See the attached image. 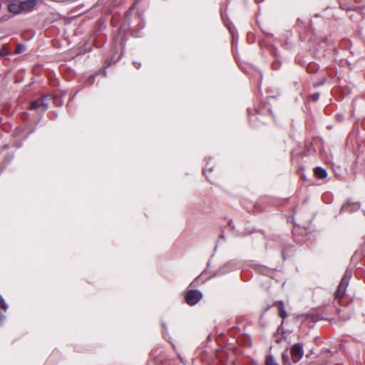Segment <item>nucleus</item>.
Masks as SVG:
<instances>
[{
    "label": "nucleus",
    "mask_w": 365,
    "mask_h": 365,
    "mask_svg": "<svg viewBox=\"0 0 365 365\" xmlns=\"http://www.w3.org/2000/svg\"><path fill=\"white\" fill-rule=\"evenodd\" d=\"M6 1L8 11L14 15H18L32 11L36 6L38 0H6Z\"/></svg>",
    "instance_id": "nucleus-1"
},
{
    "label": "nucleus",
    "mask_w": 365,
    "mask_h": 365,
    "mask_svg": "<svg viewBox=\"0 0 365 365\" xmlns=\"http://www.w3.org/2000/svg\"><path fill=\"white\" fill-rule=\"evenodd\" d=\"M351 277V272L346 270L335 292L336 298L340 299L344 295Z\"/></svg>",
    "instance_id": "nucleus-2"
},
{
    "label": "nucleus",
    "mask_w": 365,
    "mask_h": 365,
    "mask_svg": "<svg viewBox=\"0 0 365 365\" xmlns=\"http://www.w3.org/2000/svg\"><path fill=\"white\" fill-rule=\"evenodd\" d=\"M202 293L198 289H188L185 295V302L190 306L197 304L202 299Z\"/></svg>",
    "instance_id": "nucleus-3"
},
{
    "label": "nucleus",
    "mask_w": 365,
    "mask_h": 365,
    "mask_svg": "<svg viewBox=\"0 0 365 365\" xmlns=\"http://www.w3.org/2000/svg\"><path fill=\"white\" fill-rule=\"evenodd\" d=\"M290 355L294 363L299 361L304 355L303 345L300 343L292 345L290 348Z\"/></svg>",
    "instance_id": "nucleus-4"
},
{
    "label": "nucleus",
    "mask_w": 365,
    "mask_h": 365,
    "mask_svg": "<svg viewBox=\"0 0 365 365\" xmlns=\"http://www.w3.org/2000/svg\"><path fill=\"white\" fill-rule=\"evenodd\" d=\"M41 106H43V110H46L47 109V106H46L44 104V102H43V99H38L36 101H33L30 106H29V109L30 110H36V109H38V108H40Z\"/></svg>",
    "instance_id": "nucleus-5"
},
{
    "label": "nucleus",
    "mask_w": 365,
    "mask_h": 365,
    "mask_svg": "<svg viewBox=\"0 0 365 365\" xmlns=\"http://www.w3.org/2000/svg\"><path fill=\"white\" fill-rule=\"evenodd\" d=\"M314 175L319 179H324L327 176V172L324 168L318 166L314 169Z\"/></svg>",
    "instance_id": "nucleus-6"
},
{
    "label": "nucleus",
    "mask_w": 365,
    "mask_h": 365,
    "mask_svg": "<svg viewBox=\"0 0 365 365\" xmlns=\"http://www.w3.org/2000/svg\"><path fill=\"white\" fill-rule=\"evenodd\" d=\"M279 315L284 319L287 317L286 311L284 307V303L282 301L278 302Z\"/></svg>",
    "instance_id": "nucleus-7"
},
{
    "label": "nucleus",
    "mask_w": 365,
    "mask_h": 365,
    "mask_svg": "<svg viewBox=\"0 0 365 365\" xmlns=\"http://www.w3.org/2000/svg\"><path fill=\"white\" fill-rule=\"evenodd\" d=\"M265 365H279V364L272 355H268L266 356Z\"/></svg>",
    "instance_id": "nucleus-8"
},
{
    "label": "nucleus",
    "mask_w": 365,
    "mask_h": 365,
    "mask_svg": "<svg viewBox=\"0 0 365 365\" xmlns=\"http://www.w3.org/2000/svg\"><path fill=\"white\" fill-rule=\"evenodd\" d=\"M222 15V19L225 25V26L228 29V30L230 31V32L233 34L232 33V24L231 22L229 21V19L225 16V15L223 14H221Z\"/></svg>",
    "instance_id": "nucleus-9"
},
{
    "label": "nucleus",
    "mask_w": 365,
    "mask_h": 365,
    "mask_svg": "<svg viewBox=\"0 0 365 365\" xmlns=\"http://www.w3.org/2000/svg\"><path fill=\"white\" fill-rule=\"evenodd\" d=\"M26 50V46L23 44H17L16 49L14 51V54H19L23 53Z\"/></svg>",
    "instance_id": "nucleus-10"
},
{
    "label": "nucleus",
    "mask_w": 365,
    "mask_h": 365,
    "mask_svg": "<svg viewBox=\"0 0 365 365\" xmlns=\"http://www.w3.org/2000/svg\"><path fill=\"white\" fill-rule=\"evenodd\" d=\"M0 307L4 311L6 312L8 309V304L6 303L3 297L0 294Z\"/></svg>",
    "instance_id": "nucleus-11"
},
{
    "label": "nucleus",
    "mask_w": 365,
    "mask_h": 365,
    "mask_svg": "<svg viewBox=\"0 0 365 365\" xmlns=\"http://www.w3.org/2000/svg\"><path fill=\"white\" fill-rule=\"evenodd\" d=\"M282 361L284 363L288 364L289 365H290L289 356L287 353L284 352L282 355Z\"/></svg>",
    "instance_id": "nucleus-12"
},
{
    "label": "nucleus",
    "mask_w": 365,
    "mask_h": 365,
    "mask_svg": "<svg viewBox=\"0 0 365 365\" xmlns=\"http://www.w3.org/2000/svg\"><path fill=\"white\" fill-rule=\"evenodd\" d=\"M95 79H96V75H92V76H90L87 80L86 81V83L88 86H91L92 85L94 81H95Z\"/></svg>",
    "instance_id": "nucleus-13"
},
{
    "label": "nucleus",
    "mask_w": 365,
    "mask_h": 365,
    "mask_svg": "<svg viewBox=\"0 0 365 365\" xmlns=\"http://www.w3.org/2000/svg\"><path fill=\"white\" fill-rule=\"evenodd\" d=\"M212 167H209L208 166V163H207V165H206V166H205V169L203 170V174L205 175V176L206 177V178L208 180H209L208 176H207V173L208 172H210V173L212 172Z\"/></svg>",
    "instance_id": "nucleus-14"
},
{
    "label": "nucleus",
    "mask_w": 365,
    "mask_h": 365,
    "mask_svg": "<svg viewBox=\"0 0 365 365\" xmlns=\"http://www.w3.org/2000/svg\"><path fill=\"white\" fill-rule=\"evenodd\" d=\"M9 54V51L6 48H0V56H5Z\"/></svg>",
    "instance_id": "nucleus-15"
},
{
    "label": "nucleus",
    "mask_w": 365,
    "mask_h": 365,
    "mask_svg": "<svg viewBox=\"0 0 365 365\" xmlns=\"http://www.w3.org/2000/svg\"><path fill=\"white\" fill-rule=\"evenodd\" d=\"M310 99L313 101H317L319 98V93H315L309 96Z\"/></svg>",
    "instance_id": "nucleus-16"
},
{
    "label": "nucleus",
    "mask_w": 365,
    "mask_h": 365,
    "mask_svg": "<svg viewBox=\"0 0 365 365\" xmlns=\"http://www.w3.org/2000/svg\"><path fill=\"white\" fill-rule=\"evenodd\" d=\"M279 66H280V63L278 61H274L272 63V68L274 70H277L279 68Z\"/></svg>",
    "instance_id": "nucleus-17"
},
{
    "label": "nucleus",
    "mask_w": 365,
    "mask_h": 365,
    "mask_svg": "<svg viewBox=\"0 0 365 365\" xmlns=\"http://www.w3.org/2000/svg\"><path fill=\"white\" fill-rule=\"evenodd\" d=\"M349 205L348 204H345L341 207V212H351L349 210Z\"/></svg>",
    "instance_id": "nucleus-18"
},
{
    "label": "nucleus",
    "mask_w": 365,
    "mask_h": 365,
    "mask_svg": "<svg viewBox=\"0 0 365 365\" xmlns=\"http://www.w3.org/2000/svg\"><path fill=\"white\" fill-rule=\"evenodd\" d=\"M133 65L134 66L137 68V69H139L141 66V63H139V62H137V61H133Z\"/></svg>",
    "instance_id": "nucleus-19"
},
{
    "label": "nucleus",
    "mask_w": 365,
    "mask_h": 365,
    "mask_svg": "<svg viewBox=\"0 0 365 365\" xmlns=\"http://www.w3.org/2000/svg\"><path fill=\"white\" fill-rule=\"evenodd\" d=\"M5 316L0 312V323H3L5 320Z\"/></svg>",
    "instance_id": "nucleus-20"
},
{
    "label": "nucleus",
    "mask_w": 365,
    "mask_h": 365,
    "mask_svg": "<svg viewBox=\"0 0 365 365\" xmlns=\"http://www.w3.org/2000/svg\"><path fill=\"white\" fill-rule=\"evenodd\" d=\"M340 8L343 10H349L350 8L346 6V5L340 4Z\"/></svg>",
    "instance_id": "nucleus-21"
},
{
    "label": "nucleus",
    "mask_w": 365,
    "mask_h": 365,
    "mask_svg": "<svg viewBox=\"0 0 365 365\" xmlns=\"http://www.w3.org/2000/svg\"><path fill=\"white\" fill-rule=\"evenodd\" d=\"M145 26V23L144 22H140L139 23V29H143Z\"/></svg>",
    "instance_id": "nucleus-22"
},
{
    "label": "nucleus",
    "mask_w": 365,
    "mask_h": 365,
    "mask_svg": "<svg viewBox=\"0 0 365 365\" xmlns=\"http://www.w3.org/2000/svg\"><path fill=\"white\" fill-rule=\"evenodd\" d=\"M282 255L284 259L286 258V256H285V250L283 249L282 251Z\"/></svg>",
    "instance_id": "nucleus-23"
},
{
    "label": "nucleus",
    "mask_w": 365,
    "mask_h": 365,
    "mask_svg": "<svg viewBox=\"0 0 365 365\" xmlns=\"http://www.w3.org/2000/svg\"><path fill=\"white\" fill-rule=\"evenodd\" d=\"M262 1H264V0H255V2H256L257 4L262 3Z\"/></svg>",
    "instance_id": "nucleus-24"
},
{
    "label": "nucleus",
    "mask_w": 365,
    "mask_h": 365,
    "mask_svg": "<svg viewBox=\"0 0 365 365\" xmlns=\"http://www.w3.org/2000/svg\"><path fill=\"white\" fill-rule=\"evenodd\" d=\"M267 111L269 112V113L270 115H272V110H271L269 108H268V109H267Z\"/></svg>",
    "instance_id": "nucleus-25"
},
{
    "label": "nucleus",
    "mask_w": 365,
    "mask_h": 365,
    "mask_svg": "<svg viewBox=\"0 0 365 365\" xmlns=\"http://www.w3.org/2000/svg\"><path fill=\"white\" fill-rule=\"evenodd\" d=\"M255 111H256L257 114H258V115H260V114H261V113H260L259 110H256Z\"/></svg>",
    "instance_id": "nucleus-26"
},
{
    "label": "nucleus",
    "mask_w": 365,
    "mask_h": 365,
    "mask_svg": "<svg viewBox=\"0 0 365 365\" xmlns=\"http://www.w3.org/2000/svg\"><path fill=\"white\" fill-rule=\"evenodd\" d=\"M220 239L222 240H225V237H224V235H221L220 237Z\"/></svg>",
    "instance_id": "nucleus-27"
},
{
    "label": "nucleus",
    "mask_w": 365,
    "mask_h": 365,
    "mask_svg": "<svg viewBox=\"0 0 365 365\" xmlns=\"http://www.w3.org/2000/svg\"><path fill=\"white\" fill-rule=\"evenodd\" d=\"M228 225H229V227H231V226H232V221H230V222H229Z\"/></svg>",
    "instance_id": "nucleus-28"
},
{
    "label": "nucleus",
    "mask_w": 365,
    "mask_h": 365,
    "mask_svg": "<svg viewBox=\"0 0 365 365\" xmlns=\"http://www.w3.org/2000/svg\"><path fill=\"white\" fill-rule=\"evenodd\" d=\"M138 20L139 21H141V19H140V16H138Z\"/></svg>",
    "instance_id": "nucleus-29"
},
{
    "label": "nucleus",
    "mask_w": 365,
    "mask_h": 365,
    "mask_svg": "<svg viewBox=\"0 0 365 365\" xmlns=\"http://www.w3.org/2000/svg\"><path fill=\"white\" fill-rule=\"evenodd\" d=\"M311 67H312V66H310V65H309V67H308V68H307L309 71H310Z\"/></svg>",
    "instance_id": "nucleus-30"
},
{
    "label": "nucleus",
    "mask_w": 365,
    "mask_h": 365,
    "mask_svg": "<svg viewBox=\"0 0 365 365\" xmlns=\"http://www.w3.org/2000/svg\"><path fill=\"white\" fill-rule=\"evenodd\" d=\"M326 81V79L324 78V79L323 80V81H322V82H321L319 84H320V85L323 84L324 81Z\"/></svg>",
    "instance_id": "nucleus-31"
},
{
    "label": "nucleus",
    "mask_w": 365,
    "mask_h": 365,
    "mask_svg": "<svg viewBox=\"0 0 365 365\" xmlns=\"http://www.w3.org/2000/svg\"><path fill=\"white\" fill-rule=\"evenodd\" d=\"M349 18H350L351 19H353L352 15H350V16H349Z\"/></svg>",
    "instance_id": "nucleus-32"
}]
</instances>
